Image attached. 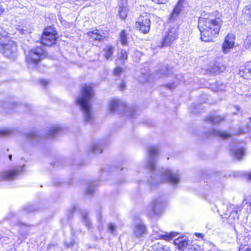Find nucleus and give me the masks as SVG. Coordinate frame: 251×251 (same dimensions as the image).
Returning a JSON list of instances; mask_svg holds the SVG:
<instances>
[{"label": "nucleus", "instance_id": "f257e3e1", "mask_svg": "<svg viewBox=\"0 0 251 251\" xmlns=\"http://www.w3.org/2000/svg\"><path fill=\"white\" fill-rule=\"evenodd\" d=\"M158 152V148L157 146H151L149 147V159L147 167L150 171H153L149 179V182L152 187L157 186L159 183L166 182H169L171 185L177 184L180 180V176L178 171H173L170 169L162 168L159 174L156 173L155 162L157 160Z\"/></svg>", "mask_w": 251, "mask_h": 251}, {"label": "nucleus", "instance_id": "f03ea898", "mask_svg": "<svg viewBox=\"0 0 251 251\" xmlns=\"http://www.w3.org/2000/svg\"><path fill=\"white\" fill-rule=\"evenodd\" d=\"M204 16V13H202L199 19L198 27L201 40L210 42L219 34L223 21L220 17L213 18L212 16H210V18Z\"/></svg>", "mask_w": 251, "mask_h": 251}, {"label": "nucleus", "instance_id": "7ed1b4c3", "mask_svg": "<svg viewBox=\"0 0 251 251\" xmlns=\"http://www.w3.org/2000/svg\"><path fill=\"white\" fill-rule=\"evenodd\" d=\"M94 96V91L90 85L82 87L80 94L76 99V104L80 107L84 121L91 123L94 120V115L91 107V100Z\"/></svg>", "mask_w": 251, "mask_h": 251}, {"label": "nucleus", "instance_id": "20e7f679", "mask_svg": "<svg viewBox=\"0 0 251 251\" xmlns=\"http://www.w3.org/2000/svg\"><path fill=\"white\" fill-rule=\"evenodd\" d=\"M46 55L45 51L41 47H37L28 51L26 55V61L29 66H35Z\"/></svg>", "mask_w": 251, "mask_h": 251}, {"label": "nucleus", "instance_id": "39448f33", "mask_svg": "<svg viewBox=\"0 0 251 251\" xmlns=\"http://www.w3.org/2000/svg\"><path fill=\"white\" fill-rule=\"evenodd\" d=\"M58 36L54 28L51 26L47 27L42 35L41 43L47 46H51L55 44Z\"/></svg>", "mask_w": 251, "mask_h": 251}, {"label": "nucleus", "instance_id": "423d86ee", "mask_svg": "<svg viewBox=\"0 0 251 251\" xmlns=\"http://www.w3.org/2000/svg\"><path fill=\"white\" fill-rule=\"evenodd\" d=\"M136 26L143 33L149 32L151 26L150 15L147 13H144L140 15L139 21L136 22Z\"/></svg>", "mask_w": 251, "mask_h": 251}, {"label": "nucleus", "instance_id": "0eeeda50", "mask_svg": "<svg viewBox=\"0 0 251 251\" xmlns=\"http://www.w3.org/2000/svg\"><path fill=\"white\" fill-rule=\"evenodd\" d=\"M17 49L16 44L13 41H11L1 48L0 50L6 57H12L16 54Z\"/></svg>", "mask_w": 251, "mask_h": 251}, {"label": "nucleus", "instance_id": "6e6552de", "mask_svg": "<svg viewBox=\"0 0 251 251\" xmlns=\"http://www.w3.org/2000/svg\"><path fill=\"white\" fill-rule=\"evenodd\" d=\"M178 29L173 27L170 28L165 36L163 46H169L177 37Z\"/></svg>", "mask_w": 251, "mask_h": 251}, {"label": "nucleus", "instance_id": "1a4fd4ad", "mask_svg": "<svg viewBox=\"0 0 251 251\" xmlns=\"http://www.w3.org/2000/svg\"><path fill=\"white\" fill-rule=\"evenodd\" d=\"M109 108L111 112L116 111L122 112L125 111L126 105L124 102L119 100H112L109 102Z\"/></svg>", "mask_w": 251, "mask_h": 251}, {"label": "nucleus", "instance_id": "9d476101", "mask_svg": "<svg viewBox=\"0 0 251 251\" xmlns=\"http://www.w3.org/2000/svg\"><path fill=\"white\" fill-rule=\"evenodd\" d=\"M235 37L233 34H228L222 46V50L225 53H227L229 51L230 49L234 46Z\"/></svg>", "mask_w": 251, "mask_h": 251}, {"label": "nucleus", "instance_id": "9b49d317", "mask_svg": "<svg viewBox=\"0 0 251 251\" xmlns=\"http://www.w3.org/2000/svg\"><path fill=\"white\" fill-rule=\"evenodd\" d=\"M20 170L18 169L0 172V181L4 180H11L18 176Z\"/></svg>", "mask_w": 251, "mask_h": 251}, {"label": "nucleus", "instance_id": "f8f14e48", "mask_svg": "<svg viewBox=\"0 0 251 251\" xmlns=\"http://www.w3.org/2000/svg\"><path fill=\"white\" fill-rule=\"evenodd\" d=\"M189 240L186 237H181L176 239L174 241V244L180 250H183L189 244Z\"/></svg>", "mask_w": 251, "mask_h": 251}, {"label": "nucleus", "instance_id": "ddd939ff", "mask_svg": "<svg viewBox=\"0 0 251 251\" xmlns=\"http://www.w3.org/2000/svg\"><path fill=\"white\" fill-rule=\"evenodd\" d=\"M146 232L145 226L141 223L136 224L133 229V233L136 237H140Z\"/></svg>", "mask_w": 251, "mask_h": 251}, {"label": "nucleus", "instance_id": "4468645a", "mask_svg": "<svg viewBox=\"0 0 251 251\" xmlns=\"http://www.w3.org/2000/svg\"><path fill=\"white\" fill-rule=\"evenodd\" d=\"M163 205L162 201L161 199H156L152 202V210L155 215L158 214L161 211Z\"/></svg>", "mask_w": 251, "mask_h": 251}, {"label": "nucleus", "instance_id": "2eb2a0df", "mask_svg": "<svg viewBox=\"0 0 251 251\" xmlns=\"http://www.w3.org/2000/svg\"><path fill=\"white\" fill-rule=\"evenodd\" d=\"M101 33H103L98 30H94L93 31L89 32L88 34L92 39L100 41L104 38Z\"/></svg>", "mask_w": 251, "mask_h": 251}, {"label": "nucleus", "instance_id": "dca6fc26", "mask_svg": "<svg viewBox=\"0 0 251 251\" xmlns=\"http://www.w3.org/2000/svg\"><path fill=\"white\" fill-rule=\"evenodd\" d=\"M89 152L94 153H100L102 151V148L100 143H94L89 147Z\"/></svg>", "mask_w": 251, "mask_h": 251}, {"label": "nucleus", "instance_id": "f3484780", "mask_svg": "<svg viewBox=\"0 0 251 251\" xmlns=\"http://www.w3.org/2000/svg\"><path fill=\"white\" fill-rule=\"evenodd\" d=\"M11 41L6 32L0 33V49Z\"/></svg>", "mask_w": 251, "mask_h": 251}, {"label": "nucleus", "instance_id": "a211bd4d", "mask_svg": "<svg viewBox=\"0 0 251 251\" xmlns=\"http://www.w3.org/2000/svg\"><path fill=\"white\" fill-rule=\"evenodd\" d=\"M239 75L244 78H251V69L249 67H245L239 71Z\"/></svg>", "mask_w": 251, "mask_h": 251}, {"label": "nucleus", "instance_id": "6ab92c4d", "mask_svg": "<svg viewBox=\"0 0 251 251\" xmlns=\"http://www.w3.org/2000/svg\"><path fill=\"white\" fill-rule=\"evenodd\" d=\"M182 8V1L179 0L178 1L177 4L175 7L172 12L171 17L172 18H176L180 12Z\"/></svg>", "mask_w": 251, "mask_h": 251}, {"label": "nucleus", "instance_id": "aec40b11", "mask_svg": "<svg viewBox=\"0 0 251 251\" xmlns=\"http://www.w3.org/2000/svg\"><path fill=\"white\" fill-rule=\"evenodd\" d=\"M114 48L111 45H108L104 49V56L106 59H109L113 55Z\"/></svg>", "mask_w": 251, "mask_h": 251}, {"label": "nucleus", "instance_id": "412c9836", "mask_svg": "<svg viewBox=\"0 0 251 251\" xmlns=\"http://www.w3.org/2000/svg\"><path fill=\"white\" fill-rule=\"evenodd\" d=\"M177 234L176 232H171L169 234H158L156 236H155L154 237L156 238L162 239L167 241H169L171 240L175 237Z\"/></svg>", "mask_w": 251, "mask_h": 251}, {"label": "nucleus", "instance_id": "4be33fe9", "mask_svg": "<svg viewBox=\"0 0 251 251\" xmlns=\"http://www.w3.org/2000/svg\"><path fill=\"white\" fill-rule=\"evenodd\" d=\"M213 134L214 135L220 137L223 139H226L231 137V134L226 131H222L217 130H213Z\"/></svg>", "mask_w": 251, "mask_h": 251}, {"label": "nucleus", "instance_id": "5701e85b", "mask_svg": "<svg viewBox=\"0 0 251 251\" xmlns=\"http://www.w3.org/2000/svg\"><path fill=\"white\" fill-rule=\"evenodd\" d=\"M232 155L237 159H240L244 155V150L242 148L231 151Z\"/></svg>", "mask_w": 251, "mask_h": 251}, {"label": "nucleus", "instance_id": "b1692460", "mask_svg": "<svg viewBox=\"0 0 251 251\" xmlns=\"http://www.w3.org/2000/svg\"><path fill=\"white\" fill-rule=\"evenodd\" d=\"M17 30L23 34L29 33L32 31V28L29 25L27 26L26 25L19 26L17 28Z\"/></svg>", "mask_w": 251, "mask_h": 251}, {"label": "nucleus", "instance_id": "393cba45", "mask_svg": "<svg viewBox=\"0 0 251 251\" xmlns=\"http://www.w3.org/2000/svg\"><path fill=\"white\" fill-rule=\"evenodd\" d=\"M127 13V7H126L125 5H120L119 8V14L120 17L123 19H125Z\"/></svg>", "mask_w": 251, "mask_h": 251}, {"label": "nucleus", "instance_id": "a878e982", "mask_svg": "<svg viewBox=\"0 0 251 251\" xmlns=\"http://www.w3.org/2000/svg\"><path fill=\"white\" fill-rule=\"evenodd\" d=\"M223 118L220 116H209L207 119V121L210 122L212 124H218L221 121L223 120Z\"/></svg>", "mask_w": 251, "mask_h": 251}, {"label": "nucleus", "instance_id": "bb28decb", "mask_svg": "<svg viewBox=\"0 0 251 251\" xmlns=\"http://www.w3.org/2000/svg\"><path fill=\"white\" fill-rule=\"evenodd\" d=\"M25 136L26 139L31 142L36 140L38 138L37 134L34 131L29 132L26 133Z\"/></svg>", "mask_w": 251, "mask_h": 251}, {"label": "nucleus", "instance_id": "cd10ccee", "mask_svg": "<svg viewBox=\"0 0 251 251\" xmlns=\"http://www.w3.org/2000/svg\"><path fill=\"white\" fill-rule=\"evenodd\" d=\"M61 131V128L58 126H52L49 131L50 137L53 138L56 134Z\"/></svg>", "mask_w": 251, "mask_h": 251}, {"label": "nucleus", "instance_id": "c85d7f7f", "mask_svg": "<svg viewBox=\"0 0 251 251\" xmlns=\"http://www.w3.org/2000/svg\"><path fill=\"white\" fill-rule=\"evenodd\" d=\"M96 186V185L93 182L89 183L86 191V194L88 195L92 194L95 190Z\"/></svg>", "mask_w": 251, "mask_h": 251}, {"label": "nucleus", "instance_id": "c756f323", "mask_svg": "<svg viewBox=\"0 0 251 251\" xmlns=\"http://www.w3.org/2000/svg\"><path fill=\"white\" fill-rule=\"evenodd\" d=\"M152 251H164L165 247L159 243L154 244L151 247Z\"/></svg>", "mask_w": 251, "mask_h": 251}, {"label": "nucleus", "instance_id": "7c9ffc66", "mask_svg": "<svg viewBox=\"0 0 251 251\" xmlns=\"http://www.w3.org/2000/svg\"><path fill=\"white\" fill-rule=\"evenodd\" d=\"M120 39L121 43L123 45L126 44L127 43V35L125 30H123L120 34Z\"/></svg>", "mask_w": 251, "mask_h": 251}, {"label": "nucleus", "instance_id": "2f4dec72", "mask_svg": "<svg viewBox=\"0 0 251 251\" xmlns=\"http://www.w3.org/2000/svg\"><path fill=\"white\" fill-rule=\"evenodd\" d=\"M82 222L84 224L88 227L90 228L91 226V223L88 219L87 215L84 214L83 215Z\"/></svg>", "mask_w": 251, "mask_h": 251}, {"label": "nucleus", "instance_id": "473e14b6", "mask_svg": "<svg viewBox=\"0 0 251 251\" xmlns=\"http://www.w3.org/2000/svg\"><path fill=\"white\" fill-rule=\"evenodd\" d=\"M13 130L9 129H4L0 130V135L1 136H7L10 135L12 134Z\"/></svg>", "mask_w": 251, "mask_h": 251}, {"label": "nucleus", "instance_id": "72a5a7b5", "mask_svg": "<svg viewBox=\"0 0 251 251\" xmlns=\"http://www.w3.org/2000/svg\"><path fill=\"white\" fill-rule=\"evenodd\" d=\"M127 55L126 51L122 50L119 56V59L125 60L127 58Z\"/></svg>", "mask_w": 251, "mask_h": 251}, {"label": "nucleus", "instance_id": "f704fd0d", "mask_svg": "<svg viewBox=\"0 0 251 251\" xmlns=\"http://www.w3.org/2000/svg\"><path fill=\"white\" fill-rule=\"evenodd\" d=\"M123 72L122 68L119 67H116L113 71V74L115 76H119Z\"/></svg>", "mask_w": 251, "mask_h": 251}, {"label": "nucleus", "instance_id": "c9c22d12", "mask_svg": "<svg viewBox=\"0 0 251 251\" xmlns=\"http://www.w3.org/2000/svg\"><path fill=\"white\" fill-rule=\"evenodd\" d=\"M249 131V129H248V128H247L246 126H245V127H240L239 129L237 134L238 135L243 134L247 132H248Z\"/></svg>", "mask_w": 251, "mask_h": 251}, {"label": "nucleus", "instance_id": "e433bc0d", "mask_svg": "<svg viewBox=\"0 0 251 251\" xmlns=\"http://www.w3.org/2000/svg\"><path fill=\"white\" fill-rule=\"evenodd\" d=\"M108 229L111 233H113L116 229V227L114 224L109 223L108 225Z\"/></svg>", "mask_w": 251, "mask_h": 251}, {"label": "nucleus", "instance_id": "4c0bfd02", "mask_svg": "<svg viewBox=\"0 0 251 251\" xmlns=\"http://www.w3.org/2000/svg\"><path fill=\"white\" fill-rule=\"evenodd\" d=\"M239 251H251V249L247 246L241 245Z\"/></svg>", "mask_w": 251, "mask_h": 251}, {"label": "nucleus", "instance_id": "58836bf2", "mask_svg": "<svg viewBox=\"0 0 251 251\" xmlns=\"http://www.w3.org/2000/svg\"><path fill=\"white\" fill-rule=\"evenodd\" d=\"M251 11V5H247L246 6L243 10L244 12L246 14H250Z\"/></svg>", "mask_w": 251, "mask_h": 251}, {"label": "nucleus", "instance_id": "ea45409f", "mask_svg": "<svg viewBox=\"0 0 251 251\" xmlns=\"http://www.w3.org/2000/svg\"><path fill=\"white\" fill-rule=\"evenodd\" d=\"M50 83V81L47 79H42L41 80V84L45 87L48 86Z\"/></svg>", "mask_w": 251, "mask_h": 251}, {"label": "nucleus", "instance_id": "a19ab883", "mask_svg": "<svg viewBox=\"0 0 251 251\" xmlns=\"http://www.w3.org/2000/svg\"><path fill=\"white\" fill-rule=\"evenodd\" d=\"M249 121L247 123L246 126L247 128L249 129V131L251 130V117H250L248 119Z\"/></svg>", "mask_w": 251, "mask_h": 251}, {"label": "nucleus", "instance_id": "79ce46f5", "mask_svg": "<svg viewBox=\"0 0 251 251\" xmlns=\"http://www.w3.org/2000/svg\"><path fill=\"white\" fill-rule=\"evenodd\" d=\"M127 0H121L119 2V6L121 5H125L127 7Z\"/></svg>", "mask_w": 251, "mask_h": 251}, {"label": "nucleus", "instance_id": "37998d69", "mask_svg": "<svg viewBox=\"0 0 251 251\" xmlns=\"http://www.w3.org/2000/svg\"><path fill=\"white\" fill-rule=\"evenodd\" d=\"M246 43L248 45L249 48L251 49V36L248 37Z\"/></svg>", "mask_w": 251, "mask_h": 251}, {"label": "nucleus", "instance_id": "c03bdc74", "mask_svg": "<svg viewBox=\"0 0 251 251\" xmlns=\"http://www.w3.org/2000/svg\"><path fill=\"white\" fill-rule=\"evenodd\" d=\"M152 1L158 4H161L164 3L166 0H152Z\"/></svg>", "mask_w": 251, "mask_h": 251}, {"label": "nucleus", "instance_id": "a18cd8bd", "mask_svg": "<svg viewBox=\"0 0 251 251\" xmlns=\"http://www.w3.org/2000/svg\"><path fill=\"white\" fill-rule=\"evenodd\" d=\"M195 235L198 238H202L204 237V234L200 233H195Z\"/></svg>", "mask_w": 251, "mask_h": 251}, {"label": "nucleus", "instance_id": "49530a36", "mask_svg": "<svg viewBox=\"0 0 251 251\" xmlns=\"http://www.w3.org/2000/svg\"><path fill=\"white\" fill-rule=\"evenodd\" d=\"M120 89L123 90L125 88V84L124 82H123L120 86Z\"/></svg>", "mask_w": 251, "mask_h": 251}, {"label": "nucleus", "instance_id": "de8ad7c7", "mask_svg": "<svg viewBox=\"0 0 251 251\" xmlns=\"http://www.w3.org/2000/svg\"><path fill=\"white\" fill-rule=\"evenodd\" d=\"M162 71H160V74H162L163 75H168V71H167V73H165V72H162Z\"/></svg>", "mask_w": 251, "mask_h": 251}, {"label": "nucleus", "instance_id": "09e8293b", "mask_svg": "<svg viewBox=\"0 0 251 251\" xmlns=\"http://www.w3.org/2000/svg\"><path fill=\"white\" fill-rule=\"evenodd\" d=\"M167 87L170 89H173L174 87H173V84H168L167 85Z\"/></svg>", "mask_w": 251, "mask_h": 251}, {"label": "nucleus", "instance_id": "8fccbe9b", "mask_svg": "<svg viewBox=\"0 0 251 251\" xmlns=\"http://www.w3.org/2000/svg\"><path fill=\"white\" fill-rule=\"evenodd\" d=\"M12 157V155H9V158L10 160H11Z\"/></svg>", "mask_w": 251, "mask_h": 251}, {"label": "nucleus", "instance_id": "3c124183", "mask_svg": "<svg viewBox=\"0 0 251 251\" xmlns=\"http://www.w3.org/2000/svg\"><path fill=\"white\" fill-rule=\"evenodd\" d=\"M249 178L250 179H251V174L249 175Z\"/></svg>", "mask_w": 251, "mask_h": 251}, {"label": "nucleus", "instance_id": "603ef678", "mask_svg": "<svg viewBox=\"0 0 251 251\" xmlns=\"http://www.w3.org/2000/svg\"><path fill=\"white\" fill-rule=\"evenodd\" d=\"M161 76H162V75H159V77H161Z\"/></svg>", "mask_w": 251, "mask_h": 251}]
</instances>
